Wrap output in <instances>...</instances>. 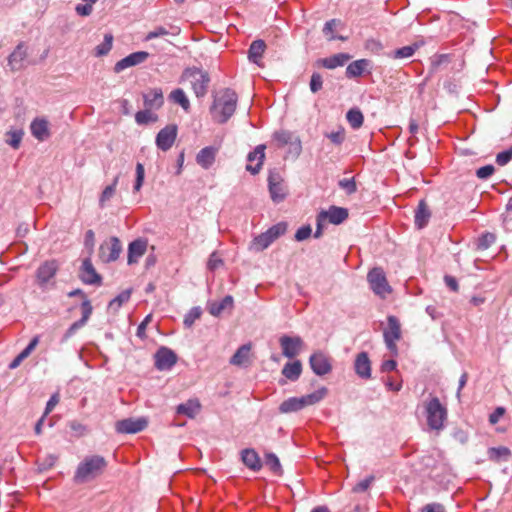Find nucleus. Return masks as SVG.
<instances>
[{
    "mask_svg": "<svg viewBox=\"0 0 512 512\" xmlns=\"http://www.w3.org/2000/svg\"><path fill=\"white\" fill-rule=\"evenodd\" d=\"M237 94L232 89L226 88L214 96L210 113L218 123H225L234 114L237 106Z\"/></svg>",
    "mask_w": 512,
    "mask_h": 512,
    "instance_id": "f257e3e1",
    "label": "nucleus"
},
{
    "mask_svg": "<svg viewBox=\"0 0 512 512\" xmlns=\"http://www.w3.org/2000/svg\"><path fill=\"white\" fill-rule=\"evenodd\" d=\"M106 466L107 461L103 456H87L78 464L73 481L76 484L92 481L104 472Z\"/></svg>",
    "mask_w": 512,
    "mask_h": 512,
    "instance_id": "f03ea898",
    "label": "nucleus"
},
{
    "mask_svg": "<svg viewBox=\"0 0 512 512\" xmlns=\"http://www.w3.org/2000/svg\"><path fill=\"white\" fill-rule=\"evenodd\" d=\"M427 425L431 430L440 431L444 428L447 419V409L437 397L431 398L425 403Z\"/></svg>",
    "mask_w": 512,
    "mask_h": 512,
    "instance_id": "7ed1b4c3",
    "label": "nucleus"
},
{
    "mask_svg": "<svg viewBox=\"0 0 512 512\" xmlns=\"http://www.w3.org/2000/svg\"><path fill=\"white\" fill-rule=\"evenodd\" d=\"M183 78L190 82L197 98H202L208 91L210 82L209 74L198 68H188L183 73Z\"/></svg>",
    "mask_w": 512,
    "mask_h": 512,
    "instance_id": "20e7f679",
    "label": "nucleus"
},
{
    "mask_svg": "<svg viewBox=\"0 0 512 512\" xmlns=\"http://www.w3.org/2000/svg\"><path fill=\"white\" fill-rule=\"evenodd\" d=\"M367 281L370 289L380 298H386L392 292L384 270L380 267H374L367 274Z\"/></svg>",
    "mask_w": 512,
    "mask_h": 512,
    "instance_id": "39448f33",
    "label": "nucleus"
},
{
    "mask_svg": "<svg viewBox=\"0 0 512 512\" xmlns=\"http://www.w3.org/2000/svg\"><path fill=\"white\" fill-rule=\"evenodd\" d=\"M387 328L383 332L384 341L387 349L397 354L396 342L401 338V325L396 316L390 315L387 318Z\"/></svg>",
    "mask_w": 512,
    "mask_h": 512,
    "instance_id": "423d86ee",
    "label": "nucleus"
},
{
    "mask_svg": "<svg viewBox=\"0 0 512 512\" xmlns=\"http://www.w3.org/2000/svg\"><path fill=\"white\" fill-rule=\"evenodd\" d=\"M148 425L146 417L125 418L115 423V430L119 434H135L143 431Z\"/></svg>",
    "mask_w": 512,
    "mask_h": 512,
    "instance_id": "0eeeda50",
    "label": "nucleus"
},
{
    "mask_svg": "<svg viewBox=\"0 0 512 512\" xmlns=\"http://www.w3.org/2000/svg\"><path fill=\"white\" fill-rule=\"evenodd\" d=\"M122 251V244L117 237H111L109 241H106L100 245L99 257L105 262H113L119 258Z\"/></svg>",
    "mask_w": 512,
    "mask_h": 512,
    "instance_id": "6e6552de",
    "label": "nucleus"
},
{
    "mask_svg": "<svg viewBox=\"0 0 512 512\" xmlns=\"http://www.w3.org/2000/svg\"><path fill=\"white\" fill-rule=\"evenodd\" d=\"M282 354L287 358L297 356L304 346L303 340L299 336L283 335L279 339Z\"/></svg>",
    "mask_w": 512,
    "mask_h": 512,
    "instance_id": "1a4fd4ad",
    "label": "nucleus"
},
{
    "mask_svg": "<svg viewBox=\"0 0 512 512\" xmlns=\"http://www.w3.org/2000/svg\"><path fill=\"white\" fill-rule=\"evenodd\" d=\"M309 364L313 372L318 376H324L332 370L330 358L321 351H317L310 356Z\"/></svg>",
    "mask_w": 512,
    "mask_h": 512,
    "instance_id": "9d476101",
    "label": "nucleus"
},
{
    "mask_svg": "<svg viewBox=\"0 0 512 512\" xmlns=\"http://www.w3.org/2000/svg\"><path fill=\"white\" fill-rule=\"evenodd\" d=\"M160 97V93L155 92L153 94V98H150L149 95H144V106L145 109L142 111H139L135 115V120L138 124H148L150 122H156L158 119L157 114L153 113L151 111V108L153 106V102H155Z\"/></svg>",
    "mask_w": 512,
    "mask_h": 512,
    "instance_id": "9b49d317",
    "label": "nucleus"
},
{
    "mask_svg": "<svg viewBox=\"0 0 512 512\" xmlns=\"http://www.w3.org/2000/svg\"><path fill=\"white\" fill-rule=\"evenodd\" d=\"M149 57L146 51H137L119 60L114 66V72L120 73L123 70L145 62Z\"/></svg>",
    "mask_w": 512,
    "mask_h": 512,
    "instance_id": "f8f14e48",
    "label": "nucleus"
},
{
    "mask_svg": "<svg viewBox=\"0 0 512 512\" xmlns=\"http://www.w3.org/2000/svg\"><path fill=\"white\" fill-rule=\"evenodd\" d=\"M79 277L83 283L89 285H100L102 282L100 274L97 273L89 258L83 260Z\"/></svg>",
    "mask_w": 512,
    "mask_h": 512,
    "instance_id": "ddd939ff",
    "label": "nucleus"
},
{
    "mask_svg": "<svg viewBox=\"0 0 512 512\" xmlns=\"http://www.w3.org/2000/svg\"><path fill=\"white\" fill-rule=\"evenodd\" d=\"M269 192L274 202H281L286 196V189L278 173L271 172L268 177Z\"/></svg>",
    "mask_w": 512,
    "mask_h": 512,
    "instance_id": "4468645a",
    "label": "nucleus"
},
{
    "mask_svg": "<svg viewBox=\"0 0 512 512\" xmlns=\"http://www.w3.org/2000/svg\"><path fill=\"white\" fill-rule=\"evenodd\" d=\"M265 148V145L260 144L256 146L254 151L248 154L247 160L249 163L246 166V170L251 174H257L260 171L265 158Z\"/></svg>",
    "mask_w": 512,
    "mask_h": 512,
    "instance_id": "2eb2a0df",
    "label": "nucleus"
},
{
    "mask_svg": "<svg viewBox=\"0 0 512 512\" xmlns=\"http://www.w3.org/2000/svg\"><path fill=\"white\" fill-rule=\"evenodd\" d=\"M147 248V241L143 239H136L128 246L127 262L129 265L135 264L145 254Z\"/></svg>",
    "mask_w": 512,
    "mask_h": 512,
    "instance_id": "dca6fc26",
    "label": "nucleus"
},
{
    "mask_svg": "<svg viewBox=\"0 0 512 512\" xmlns=\"http://www.w3.org/2000/svg\"><path fill=\"white\" fill-rule=\"evenodd\" d=\"M58 270L57 262L52 261H46L40 267L37 269L36 277L38 280V283L40 285L46 284L50 279H52Z\"/></svg>",
    "mask_w": 512,
    "mask_h": 512,
    "instance_id": "f3484780",
    "label": "nucleus"
},
{
    "mask_svg": "<svg viewBox=\"0 0 512 512\" xmlns=\"http://www.w3.org/2000/svg\"><path fill=\"white\" fill-rule=\"evenodd\" d=\"M27 57V51L24 44L17 45L15 50L8 57V66L12 71H18L24 68V62Z\"/></svg>",
    "mask_w": 512,
    "mask_h": 512,
    "instance_id": "a211bd4d",
    "label": "nucleus"
},
{
    "mask_svg": "<svg viewBox=\"0 0 512 512\" xmlns=\"http://www.w3.org/2000/svg\"><path fill=\"white\" fill-rule=\"evenodd\" d=\"M201 403L197 398H192L176 407V413L188 418H195L201 411Z\"/></svg>",
    "mask_w": 512,
    "mask_h": 512,
    "instance_id": "6ab92c4d",
    "label": "nucleus"
},
{
    "mask_svg": "<svg viewBox=\"0 0 512 512\" xmlns=\"http://www.w3.org/2000/svg\"><path fill=\"white\" fill-rule=\"evenodd\" d=\"M31 134L38 141H45L50 137L49 122L44 118H36L30 125Z\"/></svg>",
    "mask_w": 512,
    "mask_h": 512,
    "instance_id": "aec40b11",
    "label": "nucleus"
},
{
    "mask_svg": "<svg viewBox=\"0 0 512 512\" xmlns=\"http://www.w3.org/2000/svg\"><path fill=\"white\" fill-rule=\"evenodd\" d=\"M354 368L359 377L363 379L371 377V362L366 352H361L356 356Z\"/></svg>",
    "mask_w": 512,
    "mask_h": 512,
    "instance_id": "412c9836",
    "label": "nucleus"
},
{
    "mask_svg": "<svg viewBox=\"0 0 512 512\" xmlns=\"http://www.w3.org/2000/svg\"><path fill=\"white\" fill-rule=\"evenodd\" d=\"M234 307V299L231 295L225 296L221 301L209 302L207 309L215 317L220 316L224 311H231Z\"/></svg>",
    "mask_w": 512,
    "mask_h": 512,
    "instance_id": "4be33fe9",
    "label": "nucleus"
},
{
    "mask_svg": "<svg viewBox=\"0 0 512 512\" xmlns=\"http://www.w3.org/2000/svg\"><path fill=\"white\" fill-rule=\"evenodd\" d=\"M217 152L218 149L213 146L201 149L196 156L197 164L204 169H209L215 161Z\"/></svg>",
    "mask_w": 512,
    "mask_h": 512,
    "instance_id": "5701e85b",
    "label": "nucleus"
},
{
    "mask_svg": "<svg viewBox=\"0 0 512 512\" xmlns=\"http://www.w3.org/2000/svg\"><path fill=\"white\" fill-rule=\"evenodd\" d=\"M325 216L328 222L339 225L348 218V210L343 207L331 206L328 210H322V217Z\"/></svg>",
    "mask_w": 512,
    "mask_h": 512,
    "instance_id": "b1692460",
    "label": "nucleus"
},
{
    "mask_svg": "<svg viewBox=\"0 0 512 512\" xmlns=\"http://www.w3.org/2000/svg\"><path fill=\"white\" fill-rule=\"evenodd\" d=\"M350 58L351 56L347 53H338L327 58L319 59L317 64L327 69H335L344 66Z\"/></svg>",
    "mask_w": 512,
    "mask_h": 512,
    "instance_id": "393cba45",
    "label": "nucleus"
},
{
    "mask_svg": "<svg viewBox=\"0 0 512 512\" xmlns=\"http://www.w3.org/2000/svg\"><path fill=\"white\" fill-rule=\"evenodd\" d=\"M241 459L244 465L253 471H259L262 467L261 459L254 449L246 448L242 450Z\"/></svg>",
    "mask_w": 512,
    "mask_h": 512,
    "instance_id": "a878e982",
    "label": "nucleus"
},
{
    "mask_svg": "<svg viewBox=\"0 0 512 512\" xmlns=\"http://www.w3.org/2000/svg\"><path fill=\"white\" fill-rule=\"evenodd\" d=\"M167 99L172 104L179 105L186 113L190 112V101L183 89L176 88L172 90L167 96Z\"/></svg>",
    "mask_w": 512,
    "mask_h": 512,
    "instance_id": "bb28decb",
    "label": "nucleus"
},
{
    "mask_svg": "<svg viewBox=\"0 0 512 512\" xmlns=\"http://www.w3.org/2000/svg\"><path fill=\"white\" fill-rule=\"evenodd\" d=\"M431 217V212L428 208V205L426 204L425 200H421L415 210V225L417 228L422 229L424 228Z\"/></svg>",
    "mask_w": 512,
    "mask_h": 512,
    "instance_id": "cd10ccee",
    "label": "nucleus"
},
{
    "mask_svg": "<svg viewBox=\"0 0 512 512\" xmlns=\"http://www.w3.org/2000/svg\"><path fill=\"white\" fill-rule=\"evenodd\" d=\"M301 373L302 364L299 360L286 363L282 369L283 376L290 381L298 380Z\"/></svg>",
    "mask_w": 512,
    "mask_h": 512,
    "instance_id": "c85d7f7f",
    "label": "nucleus"
},
{
    "mask_svg": "<svg viewBox=\"0 0 512 512\" xmlns=\"http://www.w3.org/2000/svg\"><path fill=\"white\" fill-rule=\"evenodd\" d=\"M423 45V42H415L411 45L404 46L392 51L389 56L393 59L409 58Z\"/></svg>",
    "mask_w": 512,
    "mask_h": 512,
    "instance_id": "c756f323",
    "label": "nucleus"
},
{
    "mask_svg": "<svg viewBox=\"0 0 512 512\" xmlns=\"http://www.w3.org/2000/svg\"><path fill=\"white\" fill-rule=\"evenodd\" d=\"M250 349L251 347L248 344L240 346L231 357L230 363L235 366L246 365L249 361Z\"/></svg>",
    "mask_w": 512,
    "mask_h": 512,
    "instance_id": "7c9ffc66",
    "label": "nucleus"
},
{
    "mask_svg": "<svg viewBox=\"0 0 512 512\" xmlns=\"http://www.w3.org/2000/svg\"><path fill=\"white\" fill-rule=\"evenodd\" d=\"M177 136V126L167 125L162 128V151L168 150L174 143Z\"/></svg>",
    "mask_w": 512,
    "mask_h": 512,
    "instance_id": "2f4dec72",
    "label": "nucleus"
},
{
    "mask_svg": "<svg viewBox=\"0 0 512 512\" xmlns=\"http://www.w3.org/2000/svg\"><path fill=\"white\" fill-rule=\"evenodd\" d=\"M369 60L359 59L350 63L346 68V76L348 78H355L362 75L366 67L369 65Z\"/></svg>",
    "mask_w": 512,
    "mask_h": 512,
    "instance_id": "473e14b6",
    "label": "nucleus"
},
{
    "mask_svg": "<svg viewBox=\"0 0 512 512\" xmlns=\"http://www.w3.org/2000/svg\"><path fill=\"white\" fill-rule=\"evenodd\" d=\"M304 408L301 397H291L283 401L279 406L280 413L297 412Z\"/></svg>",
    "mask_w": 512,
    "mask_h": 512,
    "instance_id": "72a5a7b5",
    "label": "nucleus"
},
{
    "mask_svg": "<svg viewBox=\"0 0 512 512\" xmlns=\"http://www.w3.org/2000/svg\"><path fill=\"white\" fill-rule=\"evenodd\" d=\"M328 394V389L326 387H321L318 390L301 396L304 408L307 406H312L317 403H319L321 400H323Z\"/></svg>",
    "mask_w": 512,
    "mask_h": 512,
    "instance_id": "f704fd0d",
    "label": "nucleus"
},
{
    "mask_svg": "<svg viewBox=\"0 0 512 512\" xmlns=\"http://www.w3.org/2000/svg\"><path fill=\"white\" fill-rule=\"evenodd\" d=\"M273 242L274 240L271 238L270 234L265 231L253 239L250 249L256 252H260L269 247V245Z\"/></svg>",
    "mask_w": 512,
    "mask_h": 512,
    "instance_id": "c9c22d12",
    "label": "nucleus"
},
{
    "mask_svg": "<svg viewBox=\"0 0 512 512\" xmlns=\"http://www.w3.org/2000/svg\"><path fill=\"white\" fill-rule=\"evenodd\" d=\"M266 44L263 40H255L248 50V57L253 63H258L265 51Z\"/></svg>",
    "mask_w": 512,
    "mask_h": 512,
    "instance_id": "e433bc0d",
    "label": "nucleus"
},
{
    "mask_svg": "<svg viewBox=\"0 0 512 512\" xmlns=\"http://www.w3.org/2000/svg\"><path fill=\"white\" fill-rule=\"evenodd\" d=\"M510 455V450L504 446L492 447L488 450V457L491 461L494 462L508 461Z\"/></svg>",
    "mask_w": 512,
    "mask_h": 512,
    "instance_id": "4c0bfd02",
    "label": "nucleus"
},
{
    "mask_svg": "<svg viewBox=\"0 0 512 512\" xmlns=\"http://www.w3.org/2000/svg\"><path fill=\"white\" fill-rule=\"evenodd\" d=\"M23 135L24 132L22 129H11L6 132L5 142L13 149H18L21 144Z\"/></svg>",
    "mask_w": 512,
    "mask_h": 512,
    "instance_id": "58836bf2",
    "label": "nucleus"
},
{
    "mask_svg": "<svg viewBox=\"0 0 512 512\" xmlns=\"http://www.w3.org/2000/svg\"><path fill=\"white\" fill-rule=\"evenodd\" d=\"M451 62V56L449 54L435 55L431 59L430 72L436 73L441 68L446 67Z\"/></svg>",
    "mask_w": 512,
    "mask_h": 512,
    "instance_id": "ea45409f",
    "label": "nucleus"
},
{
    "mask_svg": "<svg viewBox=\"0 0 512 512\" xmlns=\"http://www.w3.org/2000/svg\"><path fill=\"white\" fill-rule=\"evenodd\" d=\"M265 465L275 474L281 476L283 469L280 464L279 458L274 453H267L265 455Z\"/></svg>",
    "mask_w": 512,
    "mask_h": 512,
    "instance_id": "a19ab883",
    "label": "nucleus"
},
{
    "mask_svg": "<svg viewBox=\"0 0 512 512\" xmlns=\"http://www.w3.org/2000/svg\"><path fill=\"white\" fill-rule=\"evenodd\" d=\"M346 118L350 126L354 129L360 128L364 120L363 114L358 108L350 109L346 114Z\"/></svg>",
    "mask_w": 512,
    "mask_h": 512,
    "instance_id": "79ce46f5",
    "label": "nucleus"
},
{
    "mask_svg": "<svg viewBox=\"0 0 512 512\" xmlns=\"http://www.w3.org/2000/svg\"><path fill=\"white\" fill-rule=\"evenodd\" d=\"M177 360V355L171 349L162 346V370L170 369Z\"/></svg>",
    "mask_w": 512,
    "mask_h": 512,
    "instance_id": "37998d69",
    "label": "nucleus"
},
{
    "mask_svg": "<svg viewBox=\"0 0 512 512\" xmlns=\"http://www.w3.org/2000/svg\"><path fill=\"white\" fill-rule=\"evenodd\" d=\"M118 180H119V175L116 176L113 180V182L106 186L105 189L103 190L101 196H100V199H99V204L101 207H104L106 202H108L115 194V191H116V186L118 184Z\"/></svg>",
    "mask_w": 512,
    "mask_h": 512,
    "instance_id": "c03bdc74",
    "label": "nucleus"
},
{
    "mask_svg": "<svg viewBox=\"0 0 512 512\" xmlns=\"http://www.w3.org/2000/svg\"><path fill=\"white\" fill-rule=\"evenodd\" d=\"M202 315V309L199 306L193 307L184 316L183 324L186 328H191L196 320Z\"/></svg>",
    "mask_w": 512,
    "mask_h": 512,
    "instance_id": "a18cd8bd",
    "label": "nucleus"
},
{
    "mask_svg": "<svg viewBox=\"0 0 512 512\" xmlns=\"http://www.w3.org/2000/svg\"><path fill=\"white\" fill-rule=\"evenodd\" d=\"M113 44V36L111 34H106L104 36V40L101 44L97 45L95 48L96 56H105L112 49Z\"/></svg>",
    "mask_w": 512,
    "mask_h": 512,
    "instance_id": "49530a36",
    "label": "nucleus"
},
{
    "mask_svg": "<svg viewBox=\"0 0 512 512\" xmlns=\"http://www.w3.org/2000/svg\"><path fill=\"white\" fill-rule=\"evenodd\" d=\"M84 3L77 4L75 7V11L79 16H89L93 11V5L97 2V0H82Z\"/></svg>",
    "mask_w": 512,
    "mask_h": 512,
    "instance_id": "de8ad7c7",
    "label": "nucleus"
},
{
    "mask_svg": "<svg viewBox=\"0 0 512 512\" xmlns=\"http://www.w3.org/2000/svg\"><path fill=\"white\" fill-rule=\"evenodd\" d=\"M496 241V236L493 233L486 232L479 237L477 242V248L479 250L488 249Z\"/></svg>",
    "mask_w": 512,
    "mask_h": 512,
    "instance_id": "09e8293b",
    "label": "nucleus"
},
{
    "mask_svg": "<svg viewBox=\"0 0 512 512\" xmlns=\"http://www.w3.org/2000/svg\"><path fill=\"white\" fill-rule=\"evenodd\" d=\"M325 137H327L334 145L340 146L345 140V129L343 127H339L337 131L325 133Z\"/></svg>",
    "mask_w": 512,
    "mask_h": 512,
    "instance_id": "8fccbe9b",
    "label": "nucleus"
},
{
    "mask_svg": "<svg viewBox=\"0 0 512 512\" xmlns=\"http://www.w3.org/2000/svg\"><path fill=\"white\" fill-rule=\"evenodd\" d=\"M287 230V224L285 222H279L272 227H270L267 232L270 234L271 238L275 241L281 235L285 234Z\"/></svg>",
    "mask_w": 512,
    "mask_h": 512,
    "instance_id": "3c124183",
    "label": "nucleus"
},
{
    "mask_svg": "<svg viewBox=\"0 0 512 512\" xmlns=\"http://www.w3.org/2000/svg\"><path fill=\"white\" fill-rule=\"evenodd\" d=\"M338 184L343 190H345L348 195L355 193L357 190V185L354 178L341 179Z\"/></svg>",
    "mask_w": 512,
    "mask_h": 512,
    "instance_id": "603ef678",
    "label": "nucleus"
},
{
    "mask_svg": "<svg viewBox=\"0 0 512 512\" xmlns=\"http://www.w3.org/2000/svg\"><path fill=\"white\" fill-rule=\"evenodd\" d=\"M131 292L130 290H125L121 292L118 296L112 299L109 303L110 307H120L123 303L127 302L130 299Z\"/></svg>",
    "mask_w": 512,
    "mask_h": 512,
    "instance_id": "864d4df0",
    "label": "nucleus"
},
{
    "mask_svg": "<svg viewBox=\"0 0 512 512\" xmlns=\"http://www.w3.org/2000/svg\"><path fill=\"white\" fill-rule=\"evenodd\" d=\"M81 310H82V317L80 320L86 324L92 314V311H93L90 300H88L87 298H85L83 300V302L81 304Z\"/></svg>",
    "mask_w": 512,
    "mask_h": 512,
    "instance_id": "5fc2aeb1",
    "label": "nucleus"
},
{
    "mask_svg": "<svg viewBox=\"0 0 512 512\" xmlns=\"http://www.w3.org/2000/svg\"><path fill=\"white\" fill-rule=\"evenodd\" d=\"M323 86V79L322 76L319 73H313L310 79V90L313 93H317L319 90L322 89Z\"/></svg>",
    "mask_w": 512,
    "mask_h": 512,
    "instance_id": "6e6d98bb",
    "label": "nucleus"
},
{
    "mask_svg": "<svg viewBox=\"0 0 512 512\" xmlns=\"http://www.w3.org/2000/svg\"><path fill=\"white\" fill-rule=\"evenodd\" d=\"M512 159V146L505 150V151H502L500 153L497 154L496 156V163L499 165V166H504L506 165L510 160Z\"/></svg>",
    "mask_w": 512,
    "mask_h": 512,
    "instance_id": "4d7b16f0",
    "label": "nucleus"
},
{
    "mask_svg": "<svg viewBox=\"0 0 512 512\" xmlns=\"http://www.w3.org/2000/svg\"><path fill=\"white\" fill-rule=\"evenodd\" d=\"M144 166L141 163L136 165V180L134 184V191H139L144 180Z\"/></svg>",
    "mask_w": 512,
    "mask_h": 512,
    "instance_id": "13d9d810",
    "label": "nucleus"
},
{
    "mask_svg": "<svg viewBox=\"0 0 512 512\" xmlns=\"http://www.w3.org/2000/svg\"><path fill=\"white\" fill-rule=\"evenodd\" d=\"M85 325V323H83V321L81 320H77L75 321L65 332L64 336H63V341H66L68 340L69 338H71L77 330H79L80 328H82L83 326Z\"/></svg>",
    "mask_w": 512,
    "mask_h": 512,
    "instance_id": "bf43d9fd",
    "label": "nucleus"
},
{
    "mask_svg": "<svg viewBox=\"0 0 512 512\" xmlns=\"http://www.w3.org/2000/svg\"><path fill=\"white\" fill-rule=\"evenodd\" d=\"M311 233H312V229H311L310 225H304L296 231L295 239L297 241H303V240L307 239L308 237H310Z\"/></svg>",
    "mask_w": 512,
    "mask_h": 512,
    "instance_id": "052dcab7",
    "label": "nucleus"
},
{
    "mask_svg": "<svg viewBox=\"0 0 512 512\" xmlns=\"http://www.w3.org/2000/svg\"><path fill=\"white\" fill-rule=\"evenodd\" d=\"M60 397L58 393H54L48 402L46 403L45 411H44V417H47L52 410L55 408V406L59 403Z\"/></svg>",
    "mask_w": 512,
    "mask_h": 512,
    "instance_id": "680f3d73",
    "label": "nucleus"
},
{
    "mask_svg": "<svg viewBox=\"0 0 512 512\" xmlns=\"http://www.w3.org/2000/svg\"><path fill=\"white\" fill-rule=\"evenodd\" d=\"M374 481V476H369L367 478H365L364 480L360 481L359 483H357L354 488H353V491L354 492H364L366 491L370 485L372 484V482Z\"/></svg>",
    "mask_w": 512,
    "mask_h": 512,
    "instance_id": "e2e57ef3",
    "label": "nucleus"
},
{
    "mask_svg": "<svg viewBox=\"0 0 512 512\" xmlns=\"http://www.w3.org/2000/svg\"><path fill=\"white\" fill-rule=\"evenodd\" d=\"M494 171L495 168L493 165H486L477 169L476 175L480 179H487L494 173Z\"/></svg>",
    "mask_w": 512,
    "mask_h": 512,
    "instance_id": "0e129e2a",
    "label": "nucleus"
},
{
    "mask_svg": "<svg viewBox=\"0 0 512 512\" xmlns=\"http://www.w3.org/2000/svg\"><path fill=\"white\" fill-rule=\"evenodd\" d=\"M29 354L23 349L8 365L9 369H16Z\"/></svg>",
    "mask_w": 512,
    "mask_h": 512,
    "instance_id": "69168bd1",
    "label": "nucleus"
},
{
    "mask_svg": "<svg viewBox=\"0 0 512 512\" xmlns=\"http://www.w3.org/2000/svg\"><path fill=\"white\" fill-rule=\"evenodd\" d=\"M223 264L222 259L219 258L216 253H212L209 257L207 267L210 270H216L218 267H220Z\"/></svg>",
    "mask_w": 512,
    "mask_h": 512,
    "instance_id": "338daca9",
    "label": "nucleus"
},
{
    "mask_svg": "<svg viewBox=\"0 0 512 512\" xmlns=\"http://www.w3.org/2000/svg\"><path fill=\"white\" fill-rule=\"evenodd\" d=\"M421 512H445V507L440 503H429L422 508Z\"/></svg>",
    "mask_w": 512,
    "mask_h": 512,
    "instance_id": "774afa93",
    "label": "nucleus"
}]
</instances>
